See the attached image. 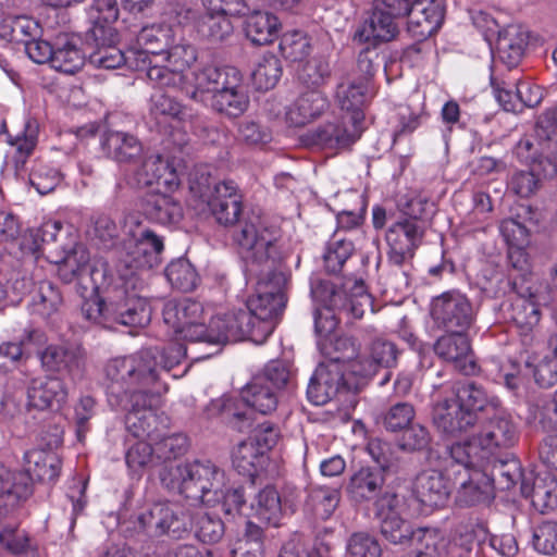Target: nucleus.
<instances>
[{"label":"nucleus","instance_id":"1","mask_svg":"<svg viewBox=\"0 0 557 557\" xmlns=\"http://www.w3.org/2000/svg\"><path fill=\"white\" fill-rule=\"evenodd\" d=\"M242 247V258L250 271L259 275L257 295L245 308L225 312L216 319L213 330H226L230 342L251 341L262 344L272 334L287 302V289L292 276L287 260L290 251L282 243V231H264L259 234L252 225H246L235 235Z\"/></svg>","mask_w":557,"mask_h":557},{"label":"nucleus","instance_id":"2","mask_svg":"<svg viewBox=\"0 0 557 557\" xmlns=\"http://www.w3.org/2000/svg\"><path fill=\"white\" fill-rule=\"evenodd\" d=\"M95 289L100 294L84 301L81 311L84 318L103 327L115 325L144 327L151 320V306L146 297L136 290L137 275L133 272L111 273L108 263H101L91 271Z\"/></svg>","mask_w":557,"mask_h":557},{"label":"nucleus","instance_id":"3","mask_svg":"<svg viewBox=\"0 0 557 557\" xmlns=\"http://www.w3.org/2000/svg\"><path fill=\"white\" fill-rule=\"evenodd\" d=\"M160 349L143 348L132 355L110 360L106 368V392L110 406L129 399L157 397L166 386L160 382Z\"/></svg>","mask_w":557,"mask_h":557},{"label":"nucleus","instance_id":"4","mask_svg":"<svg viewBox=\"0 0 557 557\" xmlns=\"http://www.w3.org/2000/svg\"><path fill=\"white\" fill-rule=\"evenodd\" d=\"M311 296L322 305L314 309L313 320L315 334L323 338L332 335L342 317L361 319L367 311L374 312L373 297L362 281H355L348 294L345 285L318 278L311 282Z\"/></svg>","mask_w":557,"mask_h":557},{"label":"nucleus","instance_id":"5","mask_svg":"<svg viewBox=\"0 0 557 557\" xmlns=\"http://www.w3.org/2000/svg\"><path fill=\"white\" fill-rule=\"evenodd\" d=\"M160 480L166 488L177 490L185 498L203 506L214 505L223 497L224 472L210 460L165 467Z\"/></svg>","mask_w":557,"mask_h":557},{"label":"nucleus","instance_id":"6","mask_svg":"<svg viewBox=\"0 0 557 557\" xmlns=\"http://www.w3.org/2000/svg\"><path fill=\"white\" fill-rule=\"evenodd\" d=\"M203 308L200 302L185 298L169 300L163 305L162 318L164 323L181 338L189 343H206L216 347L230 342L228 333L223 329L213 330L216 319H224L225 313L212 317L209 325L202 323Z\"/></svg>","mask_w":557,"mask_h":557},{"label":"nucleus","instance_id":"7","mask_svg":"<svg viewBox=\"0 0 557 557\" xmlns=\"http://www.w3.org/2000/svg\"><path fill=\"white\" fill-rule=\"evenodd\" d=\"M376 3L396 20L408 17L407 30L419 41L435 35L444 23V0H379Z\"/></svg>","mask_w":557,"mask_h":557},{"label":"nucleus","instance_id":"8","mask_svg":"<svg viewBox=\"0 0 557 557\" xmlns=\"http://www.w3.org/2000/svg\"><path fill=\"white\" fill-rule=\"evenodd\" d=\"M529 245L508 246V261L517 275L510 273L509 284L517 299L512 304V320L522 326L532 327L541 318L540 308L531 286V262L527 247Z\"/></svg>","mask_w":557,"mask_h":557},{"label":"nucleus","instance_id":"9","mask_svg":"<svg viewBox=\"0 0 557 557\" xmlns=\"http://www.w3.org/2000/svg\"><path fill=\"white\" fill-rule=\"evenodd\" d=\"M125 232L129 239L119 251L117 269L124 268L125 272L137 275V270L158 263V256L164 249L162 237L144 226L136 215L126 218Z\"/></svg>","mask_w":557,"mask_h":557},{"label":"nucleus","instance_id":"10","mask_svg":"<svg viewBox=\"0 0 557 557\" xmlns=\"http://www.w3.org/2000/svg\"><path fill=\"white\" fill-rule=\"evenodd\" d=\"M207 205L215 221L223 226H232V240L237 246L242 256V247L236 242L235 235L246 225H252L259 234L264 231L281 230L274 225H267L259 216L245 214L243 211L242 195L237 185L231 181H222V185L215 187V194L211 196Z\"/></svg>","mask_w":557,"mask_h":557},{"label":"nucleus","instance_id":"11","mask_svg":"<svg viewBox=\"0 0 557 557\" xmlns=\"http://www.w3.org/2000/svg\"><path fill=\"white\" fill-rule=\"evenodd\" d=\"M424 236V225L397 219L387 228L385 239L388 246L387 261L397 267L394 287L396 289L408 288L410 285L409 273L403 269L414 257L416 249L421 245Z\"/></svg>","mask_w":557,"mask_h":557},{"label":"nucleus","instance_id":"12","mask_svg":"<svg viewBox=\"0 0 557 557\" xmlns=\"http://www.w3.org/2000/svg\"><path fill=\"white\" fill-rule=\"evenodd\" d=\"M352 366L345 370L342 363L321 362L313 372L307 388L308 399L318 406L325 405L341 393L357 394L363 389Z\"/></svg>","mask_w":557,"mask_h":557},{"label":"nucleus","instance_id":"13","mask_svg":"<svg viewBox=\"0 0 557 557\" xmlns=\"http://www.w3.org/2000/svg\"><path fill=\"white\" fill-rule=\"evenodd\" d=\"M364 356L357 357L350 361L352 374L357 375L363 388L369 381L377 373L379 369L391 370L398 363V357L401 350L395 343L383 337L372 339L366 349ZM392 377V372L387 371L379 382L380 386L386 385Z\"/></svg>","mask_w":557,"mask_h":557},{"label":"nucleus","instance_id":"14","mask_svg":"<svg viewBox=\"0 0 557 557\" xmlns=\"http://www.w3.org/2000/svg\"><path fill=\"white\" fill-rule=\"evenodd\" d=\"M119 34L113 26H91L86 33V45L91 49L89 63L99 69L114 70L124 64L129 67L134 57L125 54L117 46Z\"/></svg>","mask_w":557,"mask_h":557},{"label":"nucleus","instance_id":"15","mask_svg":"<svg viewBox=\"0 0 557 557\" xmlns=\"http://www.w3.org/2000/svg\"><path fill=\"white\" fill-rule=\"evenodd\" d=\"M38 358L45 371L74 377L83 374L87 354L82 344L65 342L48 345L38 352Z\"/></svg>","mask_w":557,"mask_h":557},{"label":"nucleus","instance_id":"16","mask_svg":"<svg viewBox=\"0 0 557 557\" xmlns=\"http://www.w3.org/2000/svg\"><path fill=\"white\" fill-rule=\"evenodd\" d=\"M432 317L446 332H466L473 321V310L463 295L448 292L433 300Z\"/></svg>","mask_w":557,"mask_h":557},{"label":"nucleus","instance_id":"17","mask_svg":"<svg viewBox=\"0 0 557 557\" xmlns=\"http://www.w3.org/2000/svg\"><path fill=\"white\" fill-rule=\"evenodd\" d=\"M364 127L354 126L345 119L327 122L309 131L304 136L308 146L327 150H343L354 145L361 136Z\"/></svg>","mask_w":557,"mask_h":557},{"label":"nucleus","instance_id":"18","mask_svg":"<svg viewBox=\"0 0 557 557\" xmlns=\"http://www.w3.org/2000/svg\"><path fill=\"white\" fill-rule=\"evenodd\" d=\"M137 44L140 49L131 50L134 57L132 69H143L147 62L162 57L174 44L173 29L164 23L144 26L137 34Z\"/></svg>","mask_w":557,"mask_h":557},{"label":"nucleus","instance_id":"19","mask_svg":"<svg viewBox=\"0 0 557 557\" xmlns=\"http://www.w3.org/2000/svg\"><path fill=\"white\" fill-rule=\"evenodd\" d=\"M398 33L396 18L375 2L369 16L356 28L352 42L380 46L395 39Z\"/></svg>","mask_w":557,"mask_h":557},{"label":"nucleus","instance_id":"20","mask_svg":"<svg viewBox=\"0 0 557 557\" xmlns=\"http://www.w3.org/2000/svg\"><path fill=\"white\" fill-rule=\"evenodd\" d=\"M371 87L367 81L344 79L336 86L335 100L343 111L342 117L350 125L363 126L364 107L370 97Z\"/></svg>","mask_w":557,"mask_h":557},{"label":"nucleus","instance_id":"21","mask_svg":"<svg viewBox=\"0 0 557 557\" xmlns=\"http://www.w3.org/2000/svg\"><path fill=\"white\" fill-rule=\"evenodd\" d=\"M456 482L449 478L448 469L424 470L413 482V493L417 499L429 507H438L448 499Z\"/></svg>","mask_w":557,"mask_h":557},{"label":"nucleus","instance_id":"22","mask_svg":"<svg viewBox=\"0 0 557 557\" xmlns=\"http://www.w3.org/2000/svg\"><path fill=\"white\" fill-rule=\"evenodd\" d=\"M432 421L438 432L453 437L467 432L476 423L475 417L466 411L454 397L442 399L433 406Z\"/></svg>","mask_w":557,"mask_h":557},{"label":"nucleus","instance_id":"23","mask_svg":"<svg viewBox=\"0 0 557 557\" xmlns=\"http://www.w3.org/2000/svg\"><path fill=\"white\" fill-rule=\"evenodd\" d=\"M434 352L444 361L451 362L466 375L476 371L475 362L470 359V343L466 332H447L437 338L433 346Z\"/></svg>","mask_w":557,"mask_h":557},{"label":"nucleus","instance_id":"24","mask_svg":"<svg viewBox=\"0 0 557 557\" xmlns=\"http://www.w3.org/2000/svg\"><path fill=\"white\" fill-rule=\"evenodd\" d=\"M67 391L62 380L55 376H40L30 380L27 386V403L26 408L28 411L38 410L46 411L58 407L65 403Z\"/></svg>","mask_w":557,"mask_h":557},{"label":"nucleus","instance_id":"25","mask_svg":"<svg viewBox=\"0 0 557 557\" xmlns=\"http://www.w3.org/2000/svg\"><path fill=\"white\" fill-rule=\"evenodd\" d=\"M33 494L28 478L15 473L0 462V521L7 519L16 510L21 502Z\"/></svg>","mask_w":557,"mask_h":557},{"label":"nucleus","instance_id":"26","mask_svg":"<svg viewBox=\"0 0 557 557\" xmlns=\"http://www.w3.org/2000/svg\"><path fill=\"white\" fill-rule=\"evenodd\" d=\"M529 42L528 33L519 25H507L498 30L494 47L490 41V52L509 69L521 61Z\"/></svg>","mask_w":557,"mask_h":557},{"label":"nucleus","instance_id":"27","mask_svg":"<svg viewBox=\"0 0 557 557\" xmlns=\"http://www.w3.org/2000/svg\"><path fill=\"white\" fill-rule=\"evenodd\" d=\"M384 485V470L380 467L364 466L350 475L345 490L350 500L363 503L377 498Z\"/></svg>","mask_w":557,"mask_h":557},{"label":"nucleus","instance_id":"28","mask_svg":"<svg viewBox=\"0 0 557 557\" xmlns=\"http://www.w3.org/2000/svg\"><path fill=\"white\" fill-rule=\"evenodd\" d=\"M156 397L144 399H129L120 406H111L126 411L125 426L127 431L136 438L151 436L156 429L157 414L153 410Z\"/></svg>","mask_w":557,"mask_h":557},{"label":"nucleus","instance_id":"29","mask_svg":"<svg viewBox=\"0 0 557 557\" xmlns=\"http://www.w3.org/2000/svg\"><path fill=\"white\" fill-rule=\"evenodd\" d=\"M527 480L523 476L520 461L510 451L494 456L490 451V487L496 491H509L519 482Z\"/></svg>","mask_w":557,"mask_h":557},{"label":"nucleus","instance_id":"30","mask_svg":"<svg viewBox=\"0 0 557 557\" xmlns=\"http://www.w3.org/2000/svg\"><path fill=\"white\" fill-rule=\"evenodd\" d=\"M520 491L523 497L531 498L532 506L541 513L557 506V479L550 472L536 474L531 484L523 480Z\"/></svg>","mask_w":557,"mask_h":557},{"label":"nucleus","instance_id":"31","mask_svg":"<svg viewBox=\"0 0 557 557\" xmlns=\"http://www.w3.org/2000/svg\"><path fill=\"white\" fill-rule=\"evenodd\" d=\"M104 153L119 163H135L143 156V144L133 134L108 131L101 139Z\"/></svg>","mask_w":557,"mask_h":557},{"label":"nucleus","instance_id":"32","mask_svg":"<svg viewBox=\"0 0 557 557\" xmlns=\"http://www.w3.org/2000/svg\"><path fill=\"white\" fill-rule=\"evenodd\" d=\"M451 465L462 468L465 473L487 467V435L472 436L467 443H455L447 448Z\"/></svg>","mask_w":557,"mask_h":557},{"label":"nucleus","instance_id":"33","mask_svg":"<svg viewBox=\"0 0 557 557\" xmlns=\"http://www.w3.org/2000/svg\"><path fill=\"white\" fill-rule=\"evenodd\" d=\"M79 44L81 39L77 36L70 34L57 36L51 67L65 74L78 72L85 64V53Z\"/></svg>","mask_w":557,"mask_h":557},{"label":"nucleus","instance_id":"34","mask_svg":"<svg viewBox=\"0 0 557 557\" xmlns=\"http://www.w3.org/2000/svg\"><path fill=\"white\" fill-rule=\"evenodd\" d=\"M238 74L239 72L231 66H205L194 73L195 82L191 84V90H188V98L199 101L202 100L205 94H211L212 96L221 88H225L233 76Z\"/></svg>","mask_w":557,"mask_h":557},{"label":"nucleus","instance_id":"35","mask_svg":"<svg viewBox=\"0 0 557 557\" xmlns=\"http://www.w3.org/2000/svg\"><path fill=\"white\" fill-rule=\"evenodd\" d=\"M211 508L210 512H206L208 522H223L238 518L250 519L255 509V504L246 505L243 488L223 490V497L214 505H207ZM247 522H251L248 520Z\"/></svg>","mask_w":557,"mask_h":557},{"label":"nucleus","instance_id":"36","mask_svg":"<svg viewBox=\"0 0 557 557\" xmlns=\"http://www.w3.org/2000/svg\"><path fill=\"white\" fill-rule=\"evenodd\" d=\"M143 211L147 219L162 225L177 223L183 218L181 203L162 190L144 197Z\"/></svg>","mask_w":557,"mask_h":557},{"label":"nucleus","instance_id":"37","mask_svg":"<svg viewBox=\"0 0 557 557\" xmlns=\"http://www.w3.org/2000/svg\"><path fill=\"white\" fill-rule=\"evenodd\" d=\"M211 108L228 117L242 115L249 106V98L240 85V75H234L233 79L221 88L210 100Z\"/></svg>","mask_w":557,"mask_h":557},{"label":"nucleus","instance_id":"38","mask_svg":"<svg viewBox=\"0 0 557 557\" xmlns=\"http://www.w3.org/2000/svg\"><path fill=\"white\" fill-rule=\"evenodd\" d=\"M497 398H490V407L495 412L490 417V448L492 446L508 451L519 440L518 426L506 410L498 408Z\"/></svg>","mask_w":557,"mask_h":557},{"label":"nucleus","instance_id":"39","mask_svg":"<svg viewBox=\"0 0 557 557\" xmlns=\"http://www.w3.org/2000/svg\"><path fill=\"white\" fill-rule=\"evenodd\" d=\"M60 222H46L40 227L32 230L24 236L22 247L34 255L49 253L53 255L63 251V234Z\"/></svg>","mask_w":557,"mask_h":557},{"label":"nucleus","instance_id":"40","mask_svg":"<svg viewBox=\"0 0 557 557\" xmlns=\"http://www.w3.org/2000/svg\"><path fill=\"white\" fill-rule=\"evenodd\" d=\"M327 97L319 89L301 94L287 112L295 126H302L320 116L329 108Z\"/></svg>","mask_w":557,"mask_h":557},{"label":"nucleus","instance_id":"41","mask_svg":"<svg viewBox=\"0 0 557 557\" xmlns=\"http://www.w3.org/2000/svg\"><path fill=\"white\" fill-rule=\"evenodd\" d=\"M242 400L261 414H271L277 408L281 394L255 375L242 387Z\"/></svg>","mask_w":557,"mask_h":557},{"label":"nucleus","instance_id":"42","mask_svg":"<svg viewBox=\"0 0 557 557\" xmlns=\"http://www.w3.org/2000/svg\"><path fill=\"white\" fill-rule=\"evenodd\" d=\"M136 181L139 187L156 186L153 191L162 190V188L173 190L178 187L174 171L170 170L160 157L144 161L136 172Z\"/></svg>","mask_w":557,"mask_h":557},{"label":"nucleus","instance_id":"43","mask_svg":"<svg viewBox=\"0 0 557 557\" xmlns=\"http://www.w3.org/2000/svg\"><path fill=\"white\" fill-rule=\"evenodd\" d=\"M135 70L146 71L147 78L154 87L178 90L186 97H188V90H191V83L186 73L180 72L168 63L160 64L158 60H153L147 62L145 67Z\"/></svg>","mask_w":557,"mask_h":557},{"label":"nucleus","instance_id":"44","mask_svg":"<svg viewBox=\"0 0 557 557\" xmlns=\"http://www.w3.org/2000/svg\"><path fill=\"white\" fill-rule=\"evenodd\" d=\"M25 470L23 473L28 478V483L33 479L41 482L54 481L61 471V460L53 453H47L41 449L28 450L24 455Z\"/></svg>","mask_w":557,"mask_h":557},{"label":"nucleus","instance_id":"45","mask_svg":"<svg viewBox=\"0 0 557 557\" xmlns=\"http://www.w3.org/2000/svg\"><path fill=\"white\" fill-rule=\"evenodd\" d=\"M278 18L267 11L250 13L244 23L246 37L256 46L273 42L278 36Z\"/></svg>","mask_w":557,"mask_h":557},{"label":"nucleus","instance_id":"46","mask_svg":"<svg viewBox=\"0 0 557 557\" xmlns=\"http://www.w3.org/2000/svg\"><path fill=\"white\" fill-rule=\"evenodd\" d=\"M533 220V210L529 205H518L515 216L504 219L499 224V232L507 244L529 245L531 233L527 222Z\"/></svg>","mask_w":557,"mask_h":557},{"label":"nucleus","instance_id":"47","mask_svg":"<svg viewBox=\"0 0 557 557\" xmlns=\"http://www.w3.org/2000/svg\"><path fill=\"white\" fill-rule=\"evenodd\" d=\"M64 256L61 259L54 260L59 263V276L65 283H71L75 278L82 276L88 272L91 275V271L103 263L98 262L95 267L89 269L90 256L87 248L82 244H75L70 250H63Z\"/></svg>","mask_w":557,"mask_h":557},{"label":"nucleus","instance_id":"48","mask_svg":"<svg viewBox=\"0 0 557 557\" xmlns=\"http://www.w3.org/2000/svg\"><path fill=\"white\" fill-rule=\"evenodd\" d=\"M41 36L37 21L26 15H9L0 24V37L24 47L34 38Z\"/></svg>","mask_w":557,"mask_h":557},{"label":"nucleus","instance_id":"49","mask_svg":"<svg viewBox=\"0 0 557 557\" xmlns=\"http://www.w3.org/2000/svg\"><path fill=\"white\" fill-rule=\"evenodd\" d=\"M267 455H263L259 447H255L248 440L240 442L232 454V463L238 474L247 476L253 483L258 474L267 462Z\"/></svg>","mask_w":557,"mask_h":557},{"label":"nucleus","instance_id":"50","mask_svg":"<svg viewBox=\"0 0 557 557\" xmlns=\"http://www.w3.org/2000/svg\"><path fill=\"white\" fill-rule=\"evenodd\" d=\"M149 114L158 124L172 121L184 122L189 116L185 106L164 92H156L151 96Z\"/></svg>","mask_w":557,"mask_h":557},{"label":"nucleus","instance_id":"51","mask_svg":"<svg viewBox=\"0 0 557 557\" xmlns=\"http://www.w3.org/2000/svg\"><path fill=\"white\" fill-rule=\"evenodd\" d=\"M171 286L180 292H193L200 282L196 268L186 258L171 261L164 271Z\"/></svg>","mask_w":557,"mask_h":557},{"label":"nucleus","instance_id":"52","mask_svg":"<svg viewBox=\"0 0 557 557\" xmlns=\"http://www.w3.org/2000/svg\"><path fill=\"white\" fill-rule=\"evenodd\" d=\"M320 349L322 355L327 358V362L342 363L345 370H348V364L351 358L358 351L356 341L350 336H335L331 335L320 342Z\"/></svg>","mask_w":557,"mask_h":557},{"label":"nucleus","instance_id":"53","mask_svg":"<svg viewBox=\"0 0 557 557\" xmlns=\"http://www.w3.org/2000/svg\"><path fill=\"white\" fill-rule=\"evenodd\" d=\"M63 304L61 292L48 281L40 282L30 301L33 313L50 318Z\"/></svg>","mask_w":557,"mask_h":557},{"label":"nucleus","instance_id":"54","mask_svg":"<svg viewBox=\"0 0 557 557\" xmlns=\"http://www.w3.org/2000/svg\"><path fill=\"white\" fill-rule=\"evenodd\" d=\"M518 78H512L509 82L494 78L490 76V86L493 88V94L497 103L506 112H515L520 107L522 97V89L529 88L528 83H519Z\"/></svg>","mask_w":557,"mask_h":557},{"label":"nucleus","instance_id":"55","mask_svg":"<svg viewBox=\"0 0 557 557\" xmlns=\"http://www.w3.org/2000/svg\"><path fill=\"white\" fill-rule=\"evenodd\" d=\"M263 552V530L259 524H239L233 553L243 557H261Z\"/></svg>","mask_w":557,"mask_h":557},{"label":"nucleus","instance_id":"56","mask_svg":"<svg viewBox=\"0 0 557 557\" xmlns=\"http://www.w3.org/2000/svg\"><path fill=\"white\" fill-rule=\"evenodd\" d=\"M467 474L468 480L460 483L458 503L462 506H473L485 498L487 487L486 468L472 469Z\"/></svg>","mask_w":557,"mask_h":557},{"label":"nucleus","instance_id":"57","mask_svg":"<svg viewBox=\"0 0 557 557\" xmlns=\"http://www.w3.org/2000/svg\"><path fill=\"white\" fill-rule=\"evenodd\" d=\"M201 37L211 45L226 42L234 33L230 16L206 14L198 28Z\"/></svg>","mask_w":557,"mask_h":557},{"label":"nucleus","instance_id":"58","mask_svg":"<svg viewBox=\"0 0 557 557\" xmlns=\"http://www.w3.org/2000/svg\"><path fill=\"white\" fill-rule=\"evenodd\" d=\"M282 73L281 60L274 54H265L258 62L251 77L257 89L269 90L276 86Z\"/></svg>","mask_w":557,"mask_h":557},{"label":"nucleus","instance_id":"59","mask_svg":"<svg viewBox=\"0 0 557 557\" xmlns=\"http://www.w3.org/2000/svg\"><path fill=\"white\" fill-rule=\"evenodd\" d=\"M454 398L466 411L475 417L476 422L478 413L484 411L487 406L485 388L472 381L457 386L454 391Z\"/></svg>","mask_w":557,"mask_h":557},{"label":"nucleus","instance_id":"60","mask_svg":"<svg viewBox=\"0 0 557 557\" xmlns=\"http://www.w3.org/2000/svg\"><path fill=\"white\" fill-rule=\"evenodd\" d=\"M331 73L329 60L324 57H314L298 70V79L308 88L319 89L330 79Z\"/></svg>","mask_w":557,"mask_h":557},{"label":"nucleus","instance_id":"61","mask_svg":"<svg viewBox=\"0 0 557 557\" xmlns=\"http://www.w3.org/2000/svg\"><path fill=\"white\" fill-rule=\"evenodd\" d=\"M414 406L407 401L392 405L382 416L383 428L391 433H400L414 421Z\"/></svg>","mask_w":557,"mask_h":557},{"label":"nucleus","instance_id":"62","mask_svg":"<svg viewBox=\"0 0 557 557\" xmlns=\"http://www.w3.org/2000/svg\"><path fill=\"white\" fill-rule=\"evenodd\" d=\"M354 250L355 246L351 240L339 238L330 242L323 255L324 268L327 273H341Z\"/></svg>","mask_w":557,"mask_h":557},{"label":"nucleus","instance_id":"63","mask_svg":"<svg viewBox=\"0 0 557 557\" xmlns=\"http://www.w3.org/2000/svg\"><path fill=\"white\" fill-rule=\"evenodd\" d=\"M399 220L424 225V230L435 213V205L420 196L407 200L404 205H399Z\"/></svg>","mask_w":557,"mask_h":557},{"label":"nucleus","instance_id":"64","mask_svg":"<svg viewBox=\"0 0 557 557\" xmlns=\"http://www.w3.org/2000/svg\"><path fill=\"white\" fill-rule=\"evenodd\" d=\"M548 345L552 355L545 356L533 370L534 380L542 388H549L557 383V337H549Z\"/></svg>","mask_w":557,"mask_h":557}]
</instances>
